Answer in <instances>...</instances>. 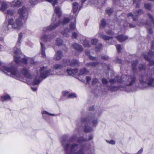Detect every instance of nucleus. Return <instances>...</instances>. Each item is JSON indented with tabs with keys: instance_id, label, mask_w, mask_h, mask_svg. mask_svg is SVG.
<instances>
[{
	"instance_id": "42",
	"label": "nucleus",
	"mask_w": 154,
	"mask_h": 154,
	"mask_svg": "<svg viewBox=\"0 0 154 154\" xmlns=\"http://www.w3.org/2000/svg\"><path fill=\"white\" fill-rule=\"evenodd\" d=\"M82 122H85L86 124H88L90 122L89 120H88L86 118H84L82 119Z\"/></svg>"
},
{
	"instance_id": "9",
	"label": "nucleus",
	"mask_w": 154,
	"mask_h": 154,
	"mask_svg": "<svg viewBox=\"0 0 154 154\" xmlns=\"http://www.w3.org/2000/svg\"><path fill=\"white\" fill-rule=\"evenodd\" d=\"M75 22L73 23H71L70 25L69 29H67L65 30V32H62V34L64 36H67L68 35L67 33L68 32L72 31L75 29Z\"/></svg>"
},
{
	"instance_id": "58",
	"label": "nucleus",
	"mask_w": 154,
	"mask_h": 154,
	"mask_svg": "<svg viewBox=\"0 0 154 154\" xmlns=\"http://www.w3.org/2000/svg\"><path fill=\"white\" fill-rule=\"evenodd\" d=\"M117 62L118 63H120L121 62V60L119 59H118L117 60Z\"/></svg>"
},
{
	"instance_id": "51",
	"label": "nucleus",
	"mask_w": 154,
	"mask_h": 154,
	"mask_svg": "<svg viewBox=\"0 0 154 154\" xmlns=\"http://www.w3.org/2000/svg\"><path fill=\"white\" fill-rule=\"evenodd\" d=\"M102 81L103 83L105 84H106L108 83V81L105 79H102Z\"/></svg>"
},
{
	"instance_id": "37",
	"label": "nucleus",
	"mask_w": 154,
	"mask_h": 154,
	"mask_svg": "<svg viewBox=\"0 0 154 154\" xmlns=\"http://www.w3.org/2000/svg\"><path fill=\"white\" fill-rule=\"evenodd\" d=\"M83 45L86 47H89L90 45L89 44V42L86 40L83 43Z\"/></svg>"
},
{
	"instance_id": "64",
	"label": "nucleus",
	"mask_w": 154,
	"mask_h": 154,
	"mask_svg": "<svg viewBox=\"0 0 154 154\" xmlns=\"http://www.w3.org/2000/svg\"><path fill=\"white\" fill-rule=\"evenodd\" d=\"M132 65L133 67H134V66L135 67L136 66V65H135V64H134V63H133L132 64Z\"/></svg>"
},
{
	"instance_id": "59",
	"label": "nucleus",
	"mask_w": 154,
	"mask_h": 154,
	"mask_svg": "<svg viewBox=\"0 0 154 154\" xmlns=\"http://www.w3.org/2000/svg\"><path fill=\"white\" fill-rule=\"evenodd\" d=\"M90 59L92 60L95 59V58L94 57H91V56L90 57Z\"/></svg>"
},
{
	"instance_id": "30",
	"label": "nucleus",
	"mask_w": 154,
	"mask_h": 154,
	"mask_svg": "<svg viewBox=\"0 0 154 154\" xmlns=\"http://www.w3.org/2000/svg\"><path fill=\"white\" fill-rule=\"evenodd\" d=\"M79 62L78 61L76 60H73L72 61H71V63L69 64V65L71 66H74L76 65H78Z\"/></svg>"
},
{
	"instance_id": "5",
	"label": "nucleus",
	"mask_w": 154,
	"mask_h": 154,
	"mask_svg": "<svg viewBox=\"0 0 154 154\" xmlns=\"http://www.w3.org/2000/svg\"><path fill=\"white\" fill-rule=\"evenodd\" d=\"M23 21L18 18H16L15 21L13 19H11L8 20V23L9 25H11L12 28L18 30L23 26Z\"/></svg>"
},
{
	"instance_id": "47",
	"label": "nucleus",
	"mask_w": 154,
	"mask_h": 154,
	"mask_svg": "<svg viewBox=\"0 0 154 154\" xmlns=\"http://www.w3.org/2000/svg\"><path fill=\"white\" fill-rule=\"evenodd\" d=\"M102 48V45L100 44L97 47L96 49V51H99Z\"/></svg>"
},
{
	"instance_id": "1",
	"label": "nucleus",
	"mask_w": 154,
	"mask_h": 154,
	"mask_svg": "<svg viewBox=\"0 0 154 154\" xmlns=\"http://www.w3.org/2000/svg\"><path fill=\"white\" fill-rule=\"evenodd\" d=\"M0 70L8 76L23 81L22 75L17 70L13 67V65L11 64L10 66H5L4 63L0 61Z\"/></svg>"
},
{
	"instance_id": "28",
	"label": "nucleus",
	"mask_w": 154,
	"mask_h": 154,
	"mask_svg": "<svg viewBox=\"0 0 154 154\" xmlns=\"http://www.w3.org/2000/svg\"><path fill=\"white\" fill-rule=\"evenodd\" d=\"M63 42L62 40L60 38H57L56 40V43L57 45H61Z\"/></svg>"
},
{
	"instance_id": "22",
	"label": "nucleus",
	"mask_w": 154,
	"mask_h": 154,
	"mask_svg": "<svg viewBox=\"0 0 154 154\" xmlns=\"http://www.w3.org/2000/svg\"><path fill=\"white\" fill-rule=\"evenodd\" d=\"M7 8V5L5 2H3L2 3V7L0 8L1 10L3 11L6 10Z\"/></svg>"
},
{
	"instance_id": "61",
	"label": "nucleus",
	"mask_w": 154,
	"mask_h": 154,
	"mask_svg": "<svg viewBox=\"0 0 154 154\" xmlns=\"http://www.w3.org/2000/svg\"><path fill=\"white\" fill-rule=\"evenodd\" d=\"M92 138H93V137L92 136H91L89 137V140H91L92 139Z\"/></svg>"
},
{
	"instance_id": "35",
	"label": "nucleus",
	"mask_w": 154,
	"mask_h": 154,
	"mask_svg": "<svg viewBox=\"0 0 154 154\" xmlns=\"http://www.w3.org/2000/svg\"><path fill=\"white\" fill-rule=\"evenodd\" d=\"M113 12V10L110 8H108L106 9V12L109 15H110Z\"/></svg>"
},
{
	"instance_id": "36",
	"label": "nucleus",
	"mask_w": 154,
	"mask_h": 154,
	"mask_svg": "<svg viewBox=\"0 0 154 154\" xmlns=\"http://www.w3.org/2000/svg\"><path fill=\"white\" fill-rule=\"evenodd\" d=\"M62 66L59 64H56L54 65L53 68L54 69H60L62 68Z\"/></svg>"
},
{
	"instance_id": "25",
	"label": "nucleus",
	"mask_w": 154,
	"mask_h": 154,
	"mask_svg": "<svg viewBox=\"0 0 154 154\" xmlns=\"http://www.w3.org/2000/svg\"><path fill=\"white\" fill-rule=\"evenodd\" d=\"M22 36L23 35L22 33L19 34V35L18 40L17 42V43L16 45V46H17V47H18L20 45V42L21 40V39L22 37Z\"/></svg>"
},
{
	"instance_id": "53",
	"label": "nucleus",
	"mask_w": 154,
	"mask_h": 154,
	"mask_svg": "<svg viewBox=\"0 0 154 154\" xmlns=\"http://www.w3.org/2000/svg\"><path fill=\"white\" fill-rule=\"evenodd\" d=\"M102 59L106 60L108 59V57L107 56H104L101 57Z\"/></svg>"
},
{
	"instance_id": "62",
	"label": "nucleus",
	"mask_w": 154,
	"mask_h": 154,
	"mask_svg": "<svg viewBox=\"0 0 154 154\" xmlns=\"http://www.w3.org/2000/svg\"><path fill=\"white\" fill-rule=\"evenodd\" d=\"M144 58H145L146 60H148V59H148V58L147 57H146V56H144Z\"/></svg>"
},
{
	"instance_id": "49",
	"label": "nucleus",
	"mask_w": 154,
	"mask_h": 154,
	"mask_svg": "<svg viewBox=\"0 0 154 154\" xmlns=\"http://www.w3.org/2000/svg\"><path fill=\"white\" fill-rule=\"evenodd\" d=\"M116 48L118 52H119L121 49V45H117L116 46Z\"/></svg>"
},
{
	"instance_id": "12",
	"label": "nucleus",
	"mask_w": 154,
	"mask_h": 154,
	"mask_svg": "<svg viewBox=\"0 0 154 154\" xmlns=\"http://www.w3.org/2000/svg\"><path fill=\"white\" fill-rule=\"evenodd\" d=\"M21 72L23 75L26 77L31 79V76L28 69L26 68L23 69Z\"/></svg>"
},
{
	"instance_id": "50",
	"label": "nucleus",
	"mask_w": 154,
	"mask_h": 154,
	"mask_svg": "<svg viewBox=\"0 0 154 154\" xmlns=\"http://www.w3.org/2000/svg\"><path fill=\"white\" fill-rule=\"evenodd\" d=\"M107 142L108 143L111 144H115V141L113 140H111L110 141H107Z\"/></svg>"
},
{
	"instance_id": "19",
	"label": "nucleus",
	"mask_w": 154,
	"mask_h": 154,
	"mask_svg": "<svg viewBox=\"0 0 154 154\" xmlns=\"http://www.w3.org/2000/svg\"><path fill=\"white\" fill-rule=\"evenodd\" d=\"M54 13L59 17L61 14L60 8L58 7H56L54 9Z\"/></svg>"
},
{
	"instance_id": "27",
	"label": "nucleus",
	"mask_w": 154,
	"mask_h": 154,
	"mask_svg": "<svg viewBox=\"0 0 154 154\" xmlns=\"http://www.w3.org/2000/svg\"><path fill=\"white\" fill-rule=\"evenodd\" d=\"M46 1L49 2L52 4L53 6L56 5L57 3V0H45Z\"/></svg>"
},
{
	"instance_id": "43",
	"label": "nucleus",
	"mask_w": 154,
	"mask_h": 154,
	"mask_svg": "<svg viewBox=\"0 0 154 154\" xmlns=\"http://www.w3.org/2000/svg\"><path fill=\"white\" fill-rule=\"evenodd\" d=\"M106 24V23L105 20L103 19L101 21V26L102 27H104Z\"/></svg>"
},
{
	"instance_id": "33",
	"label": "nucleus",
	"mask_w": 154,
	"mask_h": 154,
	"mask_svg": "<svg viewBox=\"0 0 154 154\" xmlns=\"http://www.w3.org/2000/svg\"><path fill=\"white\" fill-rule=\"evenodd\" d=\"M149 18L150 19L151 21L154 24V20L153 19V17L149 13H148L147 14Z\"/></svg>"
},
{
	"instance_id": "10",
	"label": "nucleus",
	"mask_w": 154,
	"mask_h": 154,
	"mask_svg": "<svg viewBox=\"0 0 154 154\" xmlns=\"http://www.w3.org/2000/svg\"><path fill=\"white\" fill-rule=\"evenodd\" d=\"M143 11L141 10H139L135 11L134 14H133L131 13H129L128 14V18L131 17L134 20H135V19L134 18L135 16H137L142 14Z\"/></svg>"
},
{
	"instance_id": "44",
	"label": "nucleus",
	"mask_w": 154,
	"mask_h": 154,
	"mask_svg": "<svg viewBox=\"0 0 154 154\" xmlns=\"http://www.w3.org/2000/svg\"><path fill=\"white\" fill-rule=\"evenodd\" d=\"M76 97V95L75 94H70L68 95L69 98H74Z\"/></svg>"
},
{
	"instance_id": "38",
	"label": "nucleus",
	"mask_w": 154,
	"mask_h": 154,
	"mask_svg": "<svg viewBox=\"0 0 154 154\" xmlns=\"http://www.w3.org/2000/svg\"><path fill=\"white\" fill-rule=\"evenodd\" d=\"M109 82L110 83H113L114 82H121V81L120 80H116L115 79H111L109 80Z\"/></svg>"
},
{
	"instance_id": "52",
	"label": "nucleus",
	"mask_w": 154,
	"mask_h": 154,
	"mask_svg": "<svg viewBox=\"0 0 154 154\" xmlns=\"http://www.w3.org/2000/svg\"><path fill=\"white\" fill-rule=\"evenodd\" d=\"M91 80V78L89 77H86V80L87 83H89Z\"/></svg>"
},
{
	"instance_id": "57",
	"label": "nucleus",
	"mask_w": 154,
	"mask_h": 154,
	"mask_svg": "<svg viewBox=\"0 0 154 154\" xmlns=\"http://www.w3.org/2000/svg\"><path fill=\"white\" fill-rule=\"evenodd\" d=\"M151 48L152 49H154V42H153L152 43Z\"/></svg>"
},
{
	"instance_id": "41",
	"label": "nucleus",
	"mask_w": 154,
	"mask_h": 154,
	"mask_svg": "<svg viewBox=\"0 0 154 154\" xmlns=\"http://www.w3.org/2000/svg\"><path fill=\"white\" fill-rule=\"evenodd\" d=\"M69 21V19L67 18H65L64 19L63 22L62 23L63 24H64L68 23Z\"/></svg>"
},
{
	"instance_id": "11",
	"label": "nucleus",
	"mask_w": 154,
	"mask_h": 154,
	"mask_svg": "<svg viewBox=\"0 0 154 154\" xmlns=\"http://www.w3.org/2000/svg\"><path fill=\"white\" fill-rule=\"evenodd\" d=\"M126 81L127 82L126 83L127 85H132L135 80V78L134 77L130 76H126Z\"/></svg>"
},
{
	"instance_id": "55",
	"label": "nucleus",
	"mask_w": 154,
	"mask_h": 154,
	"mask_svg": "<svg viewBox=\"0 0 154 154\" xmlns=\"http://www.w3.org/2000/svg\"><path fill=\"white\" fill-rule=\"evenodd\" d=\"M31 88L33 91H35L37 89L35 87H32Z\"/></svg>"
},
{
	"instance_id": "18",
	"label": "nucleus",
	"mask_w": 154,
	"mask_h": 154,
	"mask_svg": "<svg viewBox=\"0 0 154 154\" xmlns=\"http://www.w3.org/2000/svg\"><path fill=\"white\" fill-rule=\"evenodd\" d=\"M128 38V37L126 36L119 35L117 37V39L120 42L125 41Z\"/></svg>"
},
{
	"instance_id": "24",
	"label": "nucleus",
	"mask_w": 154,
	"mask_h": 154,
	"mask_svg": "<svg viewBox=\"0 0 154 154\" xmlns=\"http://www.w3.org/2000/svg\"><path fill=\"white\" fill-rule=\"evenodd\" d=\"M100 37L105 40H108L111 37L106 36L102 34L100 35Z\"/></svg>"
},
{
	"instance_id": "39",
	"label": "nucleus",
	"mask_w": 154,
	"mask_h": 154,
	"mask_svg": "<svg viewBox=\"0 0 154 154\" xmlns=\"http://www.w3.org/2000/svg\"><path fill=\"white\" fill-rule=\"evenodd\" d=\"M97 42V40L96 39H93L91 40V42L93 45H95Z\"/></svg>"
},
{
	"instance_id": "16",
	"label": "nucleus",
	"mask_w": 154,
	"mask_h": 154,
	"mask_svg": "<svg viewBox=\"0 0 154 154\" xmlns=\"http://www.w3.org/2000/svg\"><path fill=\"white\" fill-rule=\"evenodd\" d=\"M1 98L2 101H9L11 99L10 96L8 94L2 96L1 97Z\"/></svg>"
},
{
	"instance_id": "46",
	"label": "nucleus",
	"mask_w": 154,
	"mask_h": 154,
	"mask_svg": "<svg viewBox=\"0 0 154 154\" xmlns=\"http://www.w3.org/2000/svg\"><path fill=\"white\" fill-rule=\"evenodd\" d=\"M78 36L77 34L75 32H73L72 33V38H76Z\"/></svg>"
},
{
	"instance_id": "8",
	"label": "nucleus",
	"mask_w": 154,
	"mask_h": 154,
	"mask_svg": "<svg viewBox=\"0 0 154 154\" xmlns=\"http://www.w3.org/2000/svg\"><path fill=\"white\" fill-rule=\"evenodd\" d=\"M147 79L145 75L141 76L140 78V81L142 84L146 82L149 86H154V79L152 78H149L148 80H146Z\"/></svg>"
},
{
	"instance_id": "31",
	"label": "nucleus",
	"mask_w": 154,
	"mask_h": 154,
	"mask_svg": "<svg viewBox=\"0 0 154 154\" xmlns=\"http://www.w3.org/2000/svg\"><path fill=\"white\" fill-rule=\"evenodd\" d=\"M42 113L43 115L46 114L52 116H56V115L55 114L50 113L45 111H42Z\"/></svg>"
},
{
	"instance_id": "15",
	"label": "nucleus",
	"mask_w": 154,
	"mask_h": 154,
	"mask_svg": "<svg viewBox=\"0 0 154 154\" xmlns=\"http://www.w3.org/2000/svg\"><path fill=\"white\" fill-rule=\"evenodd\" d=\"M20 4L19 0H14L11 4V6L12 7L19 6Z\"/></svg>"
},
{
	"instance_id": "34",
	"label": "nucleus",
	"mask_w": 154,
	"mask_h": 154,
	"mask_svg": "<svg viewBox=\"0 0 154 154\" xmlns=\"http://www.w3.org/2000/svg\"><path fill=\"white\" fill-rule=\"evenodd\" d=\"M98 64L96 63L93 62H91L87 64V65L89 66H91L92 67H94L97 66Z\"/></svg>"
},
{
	"instance_id": "3",
	"label": "nucleus",
	"mask_w": 154,
	"mask_h": 154,
	"mask_svg": "<svg viewBox=\"0 0 154 154\" xmlns=\"http://www.w3.org/2000/svg\"><path fill=\"white\" fill-rule=\"evenodd\" d=\"M52 72L48 70L47 67H43L41 68L39 73H37L35 79L33 82L34 85H38L40 82V78L44 79L50 75L52 74Z\"/></svg>"
},
{
	"instance_id": "29",
	"label": "nucleus",
	"mask_w": 154,
	"mask_h": 154,
	"mask_svg": "<svg viewBox=\"0 0 154 154\" xmlns=\"http://www.w3.org/2000/svg\"><path fill=\"white\" fill-rule=\"evenodd\" d=\"M144 7L147 10H150L151 9V6L149 3L145 4L144 5Z\"/></svg>"
},
{
	"instance_id": "54",
	"label": "nucleus",
	"mask_w": 154,
	"mask_h": 154,
	"mask_svg": "<svg viewBox=\"0 0 154 154\" xmlns=\"http://www.w3.org/2000/svg\"><path fill=\"white\" fill-rule=\"evenodd\" d=\"M68 92L67 91H64L63 92V96H65L68 94Z\"/></svg>"
},
{
	"instance_id": "63",
	"label": "nucleus",
	"mask_w": 154,
	"mask_h": 154,
	"mask_svg": "<svg viewBox=\"0 0 154 154\" xmlns=\"http://www.w3.org/2000/svg\"><path fill=\"white\" fill-rule=\"evenodd\" d=\"M107 33L109 34H112V32H107Z\"/></svg>"
},
{
	"instance_id": "21",
	"label": "nucleus",
	"mask_w": 154,
	"mask_h": 154,
	"mask_svg": "<svg viewBox=\"0 0 154 154\" xmlns=\"http://www.w3.org/2000/svg\"><path fill=\"white\" fill-rule=\"evenodd\" d=\"M58 26V24L53 23H52L49 27H47V29L48 30H52L54 29Z\"/></svg>"
},
{
	"instance_id": "2",
	"label": "nucleus",
	"mask_w": 154,
	"mask_h": 154,
	"mask_svg": "<svg viewBox=\"0 0 154 154\" xmlns=\"http://www.w3.org/2000/svg\"><path fill=\"white\" fill-rule=\"evenodd\" d=\"M65 141L63 140L62 143L66 151V154H83V151L82 149L79 150L78 146L76 144H71L70 143H66L64 145Z\"/></svg>"
},
{
	"instance_id": "17",
	"label": "nucleus",
	"mask_w": 154,
	"mask_h": 154,
	"mask_svg": "<svg viewBox=\"0 0 154 154\" xmlns=\"http://www.w3.org/2000/svg\"><path fill=\"white\" fill-rule=\"evenodd\" d=\"M62 56L61 52L60 51H58L54 57V59L56 60H59L61 59Z\"/></svg>"
},
{
	"instance_id": "60",
	"label": "nucleus",
	"mask_w": 154,
	"mask_h": 154,
	"mask_svg": "<svg viewBox=\"0 0 154 154\" xmlns=\"http://www.w3.org/2000/svg\"><path fill=\"white\" fill-rule=\"evenodd\" d=\"M129 26L131 28L134 27V26L133 25L130 24H129Z\"/></svg>"
},
{
	"instance_id": "7",
	"label": "nucleus",
	"mask_w": 154,
	"mask_h": 154,
	"mask_svg": "<svg viewBox=\"0 0 154 154\" xmlns=\"http://www.w3.org/2000/svg\"><path fill=\"white\" fill-rule=\"evenodd\" d=\"M67 74L68 75H79L86 74L88 72V71L86 70L85 69L83 68L80 71L79 73H78V70L77 69H75L73 70L68 69L67 70Z\"/></svg>"
},
{
	"instance_id": "13",
	"label": "nucleus",
	"mask_w": 154,
	"mask_h": 154,
	"mask_svg": "<svg viewBox=\"0 0 154 154\" xmlns=\"http://www.w3.org/2000/svg\"><path fill=\"white\" fill-rule=\"evenodd\" d=\"M78 4L76 2H75L73 3L72 9L73 12L74 13H75V16L77 14H78Z\"/></svg>"
},
{
	"instance_id": "32",
	"label": "nucleus",
	"mask_w": 154,
	"mask_h": 154,
	"mask_svg": "<svg viewBox=\"0 0 154 154\" xmlns=\"http://www.w3.org/2000/svg\"><path fill=\"white\" fill-rule=\"evenodd\" d=\"M92 129L91 128H89L88 126H85L84 129V131L85 132H90L92 131Z\"/></svg>"
},
{
	"instance_id": "48",
	"label": "nucleus",
	"mask_w": 154,
	"mask_h": 154,
	"mask_svg": "<svg viewBox=\"0 0 154 154\" xmlns=\"http://www.w3.org/2000/svg\"><path fill=\"white\" fill-rule=\"evenodd\" d=\"M97 79L96 78L92 80V83L93 84H95L98 82Z\"/></svg>"
},
{
	"instance_id": "20",
	"label": "nucleus",
	"mask_w": 154,
	"mask_h": 154,
	"mask_svg": "<svg viewBox=\"0 0 154 154\" xmlns=\"http://www.w3.org/2000/svg\"><path fill=\"white\" fill-rule=\"evenodd\" d=\"M93 126H96L97 124V121L96 119H95L94 117H92L91 119Z\"/></svg>"
},
{
	"instance_id": "26",
	"label": "nucleus",
	"mask_w": 154,
	"mask_h": 154,
	"mask_svg": "<svg viewBox=\"0 0 154 154\" xmlns=\"http://www.w3.org/2000/svg\"><path fill=\"white\" fill-rule=\"evenodd\" d=\"M140 0H134L133 3L135 5L136 7L137 8L140 6Z\"/></svg>"
},
{
	"instance_id": "56",
	"label": "nucleus",
	"mask_w": 154,
	"mask_h": 154,
	"mask_svg": "<svg viewBox=\"0 0 154 154\" xmlns=\"http://www.w3.org/2000/svg\"><path fill=\"white\" fill-rule=\"evenodd\" d=\"M143 151V149L141 148V149L138 152V153H141Z\"/></svg>"
},
{
	"instance_id": "40",
	"label": "nucleus",
	"mask_w": 154,
	"mask_h": 154,
	"mask_svg": "<svg viewBox=\"0 0 154 154\" xmlns=\"http://www.w3.org/2000/svg\"><path fill=\"white\" fill-rule=\"evenodd\" d=\"M14 11H12V10H8V11H7V14H8V15H13L14 14Z\"/></svg>"
},
{
	"instance_id": "45",
	"label": "nucleus",
	"mask_w": 154,
	"mask_h": 154,
	"mask_svg": "<svg viewBox=\"0 0 154 154\" xmlns=\"http://www.w3.org/2000/svg\"><path fill=\"white\" fill-rule=\"evenodd\" d=\"M29 2L32 5H35L36 3V0H29Z\"/></svg>"
},
{
	"instance_id": "4",
	"label": "nucleus",
	"mask_w": 154,
	"mask_h": 154,
	"mask_svg": "<svg viewBox=\"0 0 154 154\" xmlns=\"http://www.w3.org/2000/svg\"><path fill=\"white\" fill-rule=\"evenodd\" d=\"M14 57L15 61L17 63L23 62L26 64L28 61H29L31 59L28 58L26 59L23 55L21 54V51L19 48L15 47L14 48Z\"/></svg>"
},
{
	"instance_id": "23",
	"label": "nucleus",
	"mask_w": 154,
	"mask_h": 154,
	"mask_svg": "<svg viewBox=\"0 0 154 154\" xmlns=\"http://www.w3.org/2000/svg\"><path fill=\"white\" fill-rule=\"evenodd\" d=\"M41 50H42V56L43 57H44L45 56V48L44 47V45L41 43Z\"/></svg>"
},
{
	"instance_id": "6",
	"label": "nucleus",
	"mask_w": 154,
	"mask_h": 154,
	"mask_svg": "<svg viewBox=\"0 0 154 154\" xmlns=\"http://www.w3.org/2000/svg\"><path fill=\"white\" fill-rule=\"evenodd\" d=\"M18 18L25 22L27 20L28 16V11L27 9L24 7H22L19 8L17 12Z\"/></svg>"
},
{
	"instance_id": "14",
	"label": "nucleus",
	"mask_w": 154,
	"mask_h": 154,
	"mask_svg": "<svg viewBox=\"0 0 154 154\" xmlns=\"http://www.w3.org/2000/svg\"><path fill=\"white\" fill-rule=\"evenodd\" d=\"M72 46L75 49L79 51H82L83 49L82 46L77 43H74L72 45Z\"/></svg>"
}]
</instances>
